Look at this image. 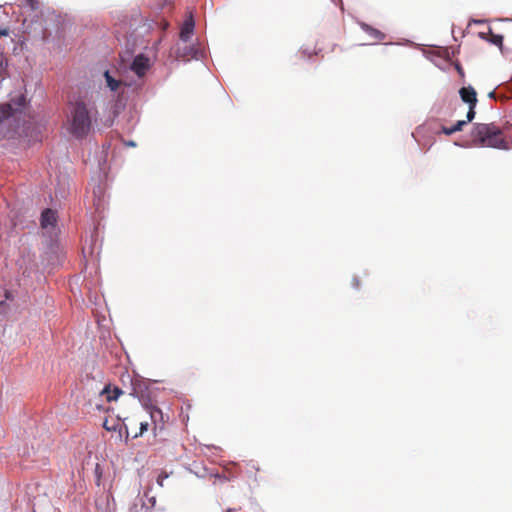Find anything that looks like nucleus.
<instances>
[{
    "label": "nucleus",
    "instance_id": "f3484780",
    "mask_svg": "<svg viewBox=\"0 0 512 512\" xmlns=\"http://www.w3.org/2000/svg\"><path fill=\"white\" fill-rule=\"evenodd\" d=\"M467 124V121L465 120H459L456 122V124L453 126L454 127V130L456 132L458 131H462L463 130V127Z\"/></svg>",
    "mask_w": 512,
    "mask_h": 512
},
{
    "label": "nucleus",
    "instance_id": "2eb2a0df",
    "mask_svg": "<svg viewBox=\"0 0 512 512\" xmlns=\"http://www.w3.org/2000/svg\"><path fill=\"white\" fill-rule=\"evenodd\" d=\"M475 107H476V106H469V110H468V112H467V116H466V118H467V120H466V121H467V123H468V122H471V121L474 119L475 114H476V112H475Z\"/></svg>",
    "mask_w": 512,
    "mask_h": 512
},
{
    "label": "nucleus",
    "instance_id": "aec40b11",
    "mask_svg": "<svg viewBox=\"0 0 512 512\" xmlns=\"http://www.w3.org/2000/svg\"><path fill=\"white\" fill-rule=\"evenodd\" d=\"M352 285L354 288L358 289L360 287V280L358 278H353Z\"/></svg>",
    "mask_w": 512,
    "mask_h": 512
},
{
    "label": "nucleus",
    "instance_id": "20e7f679",
    "mask_svg": "<svg viewBox=\"0 0 512 512\" xmlns=\"http://www.w3.org/2000/svg\"><path fill=\"white\" fill-rule=\"evenodd\" d=\"M150 68L149 58L140 54L137 55L130 65L131 71H133L139 78L143 77Z\"/></svg>",
    "mask_w": 512,
    "mask_h": 512
},
{
    "label": "nucleus",
    "instance_id": "7ed1b4c3",
    "mask_svg": "<svg viewBox=\"0 0 512 512\" xmlns=\"http://www.w3.org/2000/svg\"><path fill=\"white\" fill-rule=\"evenodd\" d=\"M129 394L137 397L139 401L142 403L143 407L147 410L153 424V430H162L164 428L165 423L163 412L156 406V404L151 399L149 391L145 384L142 383L140 380L132 381Z\"/></svg>",
    "mask_w": 512,
    "mask_h": 512
},
{
    "label": "nucleus",
    "instance_id": "ddd939ff",
    "mask_svg": "<svg viewBox=\"0 0 512 512\" xmlns=\"http://www.w3.org/2000/svg\"><path fill=\"white\" fill-rule=\"evenodd\" d=\"M169 477V474L166 472V471H161L157 477V484L160 486V487H163L164 486V480L167 479Z\"/></svg>",
    "mask_w": 512,
    "mask_h": 512
},
{
    "label": "nucleus",
    "instance_id": "412c9836",
    "mask_svg": "<svg viewBox=\"0 0 512 512\" xmlns=\"http://www.w3.org/2000/svg\"><path fill=\"white\" fill-rule=\"evenodd\" d=\"M479 36L480 38L484 39V40H488L489 39V33L488 31L487 32H479Z\"/></svg>",
    "mask_w": 512,
    "mask_h": 512
},
{
    "label": "nucleus",
    "instance_id": "dca6fc26",
    "mask_svg": "<svg viewBox=\"0 0 512 512\" xmlns=\"http://www.w3.org/2000/svg\"><path fill=\"white\" fill-rule=\"evenodd\" d=\"M24 4L29 6L32 10H37L39 7L37 0H24Z\"/></svg>",
    "mask_w": 512,
    "mask_h": 512
},
{
    "label": "nucleus",
    "instance_id": "6ab92c4d",
    "mask_svg": "<svg viewBox=\"0 0 512 512\" xmlns=\"http://www.w3.org/2000/svg\"><path fill=\"white\" fill-rule=\"evenodd\" d=\"M19 107H23L25 105V97L23 95L19 96L15 102Z\"/></svg>",
    "mask_w": 512,
    "mask_h": 512
},
{
    "label": "nucleus",
    "instance_id": "1a4fd4ad",
    "mask_svg": "<svg viewBox=\"0 0 512 512\" xmlns=\"http://www.w3.org/2000/svg\"><path fill=\"white\" fill-rule=\"evenodd\" d=\"M361 27L366 34H368L373 40L377 42L384 40L386 37L383 32L368 24H362Z\"/></svg>",
    "mask_w": 512,
    "mask_h": 512
},
{
    "label": "nucleus",
    "instance_id": "9d476101",
    "mask_svg": "<svg viewBox=\"0 0 512 512\" xmlns=\"http://www.w3.org/2000/svg\"><path fill=\"white\" fill-rule=\"evenodd\" d=\"M20 110V108L14 109L11 103L3 104L0 106V123L5 119L13 116L16 111Z\"/></svg>",
    "mask_w": 512,
    "mask_h": 512
},
{
    "label": "nucleus",
    "instance_id": "bb28decb",
    "mask_svg": "<svg viewBox=\"0 0 512 512\" xmlns=\"http://www.w3.org/2000/svg\"><path fill=\"white\" fill-rule=\"evenodd\" d=\"M4 305V302L3 301H0V307Z\"/></svg>",
    "mask_w": 512,
    "mask_h": 512
},
{
    "label": "nucleus",
    "instance_id": "a211bd4d",
    "mask_svg": "<svg viewBox=\"0 0 512 512\" xmlns=\"http://www.w3.org/2000/svg\"><path fill=\"white\" fill-rule=\"evenodd\" d=\"M442 132L445 134V135H452L454 134L456 131L454 130V127H442Z\"/></svg>",
    "mask_w": 512,
    "mask_h": 512
},
{
    "label": "nucleus",
    "instance_id": "6e6552de",
    "mask_svg": "<svg viewBox=\"0 0 512 512\" xmlns=\"http://www.w3.org/2000/svg\"><path fill=\"white\" fill-rule=\"evenodd\" d=\"M123 393L120 388L116 386L112 387L110 384L106 385L101 392L102 395H105L108 402L117 400Z\"/></svg>",
    "mask_w": 512,
    "mask_h": 512
},
{
    "label": "nucleus",
    "instance_id": "393cba45",
    "mask_svg": "<svg viewBox=\"0 0 512 512\" xmlns=\"http://www.w3.org/2000/svg\"><path fill=\"white\" fill-rule=\"evenodd\" d=\"M489 97L494 98L495 97V92H490L489 93Z\"/></svg>",
    "mask_w": 512,
    "mask_h": 512
},
{
    "label": "nucleus",
    "instance_id": "4be33fe9",
    "mask_svg": "<svg viewBox=\"0 0 512 512\" xmlns=\"http://www.w3.org/2000/svg\"><path fill=\"white\" fill-rule=\"evenodd\" d=\"M9 34V30L4 28V29H0V37L1 36H7Z\"/></svg>",
    "mask_w": 512,
    "mask_h": 512
},
{
    "label": "nucleus",
    "instance_id": "b1692460",
    "mask_svg": "<svg viewBox=\"0 0 512 512\" xmlns=\"http://www.w3.org/2000/svg\"><path fill=\"white\" fill-rule=\"evenodd\" d=\"M248 466H249L251 469L255 470V471H258V470H259V468H258V467H256V465H255V464H251V465L249 464Z\"/></svg>",
    "mask_w": 512,
    "mask_h": 512
},
{
    "label": "nucleus",
    "instance_id": "f8f14e48",
    "mask_svg": "<svg viewBox=\"0 0 512 512\" xmlns=\"http://www.w3.org/2000/svg\"><path fill=\"white\" fill-rule=\"evenodd\" d=\"M489 39L488 41L496 46H502L503 36L493 34L492 29L488 27Z\"/></svg>",
    "mask_w": 512,
    "mask_h": 512
},
{
    "label": "nucleus",
    "instance_id": "9b49d317",
    "mask_svg": "<svg viewBox=\"0 0 512 512\" xmlns=\"http://www.w3.org/2000/svg\"><path fill=\"white\" fill-rule=\"evenodd\" d=\"M104 77L111 91H116L122 85V81L113 78L108 71L105 72Z\"/></svg>",
    "mask_w": 512,
    "mask_h": 512
},
{
    "label": "nucleus",
    "instance_id": "f257e3e1",
    "mask_svg": "<svg viewBox=\"0 0 512 512\" xmlns=\"http://www.w3.org/2000/svg\"><path fill=\"white\" fill-rule=\"evenodd\" d=\"M97 114L83 99L70 102L67 114V131L77 139L85 138L91 131L92 122Z\"/></svg>",
    "mask_w": 512,
    "mask_h": 512
},
{
    "label": "nucleus",
    "instance_id": "39448f33",
    "mask_svg": "<svg viewBox=\"0 0 512 512\" xmlns=\"http://www.w3.org/2000/svg\"><path fill=\"white\" fill-rule=\"evenodd\" d=\"M57 223V214L52 209H45L41 214V227L54 229Z\"/></svg>",
    "mask_w": 512,
    "mask_h": 512
},
{
    "label": "nucleus",
    "instance_id": "f03ea898",
    "mask_svg": "<svg viewBox=\"0 0 512 512\" xmlns=\"http://www.w3.org/2000/svg\"><path fill=\"white\" fill-rule=\"evenodd\" d=\"M472 141L482 147L507 149L502 130L494 123H476L471 130Z\"/></svg>",
    "mask_w": 512,
    "mask_h": 512
},
{
    "label": "nucleus",
    "instance_id": "5701e85b",
    "mask_svg": "<svg viewBox=\"0 0 512 512\" xmlns=\"http://www.w3.org/2000/svg\"><path fill=\"white\" fill-rule=\"evenodd\" d=\"M5 298L8 299V300H11L13 297H12V293L10 291H5Z\"/></svg>",
    "mask_w": 512,
    "mask_h": 512
},
{
    "label": "nucleus",
    "instance_id": "423d86ee",
    "mask_svg": "<svg viewBox=\"0 0 512 512\" xmlns=\"http://www.w3.org/2000/svg\"><path fill=\"white\" fill-rule=\"evenodd\" d=\"M459 95L461 100L467 103L469 106L477 105V93L472 86L462 87L459 90Z\"/></svg>",
    "mask_w": 512,
    "mask_h": 512
},
{
    "label": "nucleus",
    "instance_id": "0eeeda50",
    "mask_svg": "<svg viewBox=\"0 0 512 512\" xmlns=\"http://www.w3.org/2000/svg\"><path fill=\"white\" fill-rule=\"evenodd\" d=\"M194 31V21L192 16H190L188 19H186L182 26L180 31V39L184 42H187L190 37L192 36Z\"/></svg>",
    "mask_w": 512,
    "mask_h": 512
},
{
    "label": "nucleus",
    "instance_id": "4468645a",
    "mask_svg": "<svg viewBox=\"0 0 512 512\" xmlns=\"http://www.w3.org/2000/svg\"><path fill=\"white\" fill-rule=\"evenodd\" d=\"M148 427H149L148 422H146V421L140 422V431H139V433H136L134 437L136 438L138 436H142L148 430Z\"/></svg>",
    "mask_w": 512,
    "mask_h": 512
},
{
    "label": "nucleus",
    "instance_id": "a878e982",
    "mask_svg": "<svg viewBox=\"0 0 512 512\" xmlns=\"http://www.w3.org/2000/svg\"><path fill=\"white\" fill-rule=\"evenodd\" d=\"M227 512H237V510H236V509H231V508H230V509H228V510H227Z\"/></svg>",
    "mask_w": 512,
    "mask_h": 512
}]
</instances>
